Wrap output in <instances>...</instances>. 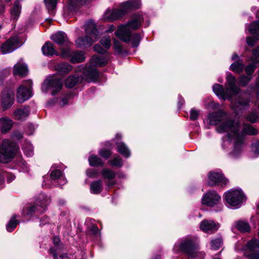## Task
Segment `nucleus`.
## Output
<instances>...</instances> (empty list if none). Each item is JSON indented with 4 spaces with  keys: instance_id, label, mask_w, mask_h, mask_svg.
<instances>
[{
    "instance_id": "nucleus-1",
    "label": "nucleus",
    "mask_w": 259,
    "mask_h": 259,
    "mask_svg": "<svg viewBox=\"0 0 259 259\" xmlns=\"http://www.w3.org/2000/svg\"><path fill=\"white\" fill-rule=\"evenodd\" d=\"M236 79L231 74H228L226 77V88L224 89L223 85L215 84L213 86V91L220 99L225 100L229 99L233 104V107L235 110H241L247 106L249 101L248 99H238L234 103L233 102V97L238 95L240 91V88L236 85Z\"/></svg>"
},
{
    "instance_id": "nucleus-2",
    "label": "nucleus",
    "mask_w": 259,
    "mask_h": 259,
    "mask_svg": "<svg viewBox=\"0 0 259 259\" xmlns=\"http://www.w3.org/2000/svg\"><path fill=\"white\" fill-rule=\"evenodd\" d=\"M239 124L233 120L223 122L217 128L220 133L228 132V138L234 140L233 149L230 154L233 158L238 157L242 151L243 137L239 134Z\"/></svg>"
},
{
    "instance_id": "nucleus-3",
    "label": "nucleus",
    "mask_w": 259,
    "mask_h": 259,
    "mask_svg": "<svg viewBox=\"0 0 259 259\" xmlns=\"http://www.w3.org/2000/svg\"><path fill=\"white\" fill-rule=\"evenodd\" d=\"M143 20L141 15L134 14L127 24L119 26L115 32L116 35L124 42L130 41L131 37V30L138 29Z\"/></svg>"
},
{
    "instance_id": "nucleus-4",
    "label": "nucleus",
    "mask_w": 259,
    "mask_h": 259,
    "mask_svg": "<svg viewBox=\"0 0 259 259\" xmlns=\"http://www.w3.org/2000/svg\"><path fill=\"white\" fill-rule=\"evenodd\" d=\"M141 6L140 0L126 2L122 3L119 9L107 10L104 14V19L108 21H113L121 18L132 10L139 9Z\"/></svg>"
},
{
    "instance_id": "nucleus-5",
    "label": "nucleus",
    "mask_w": 259,
    "mask_h": 259,
    "mask_svg": "<svg viewBox=\"0 0 259 259\" xmlns=\"http://www.w3.org/2000/svg\"><path fill=\"white\" fill-rule=\"evenodd\" d=\"M84 37H78L75 42L78 48H85L91 46L94 42L98 39L99 32L93 20H89L85 25Z\"/></svg>"
},
{
    "instance_id": "nucleus-6",
    "label": "nucleus",
    "mask_w": 259,
    "mask_h": 259,
    "mask_svg": "<svg viewBox=\"0 0 259 259\" xmlns=\"http://www.w3.org/2000/svg\"><path fill=\"white\" fill-rule=\"evenodd\" d=\"M18 147L16 144L8 139L3 140L0 146V162L8 163L17 152Z\"/></svg>"
},
{
    "instance_id": "nucleus-7",
    "label": "nucleus",
    "mask_w": 259,
    "mask_h": 259,
    "mask_svg": "<svg viewBox=\"0 0 259 259\" xmlns=\"http://www.w3.org/2000/svg\"><path fill=\"white\" fill-rule=\"evenodd\" d=\"M41 197L43 199H41L40 197L36 200L35 204L30 205L23 209L22 214L24 216H31L34 214H38L42 213L50 203V200L49 198H45L44 195H42Z\"/></svg>"
},
{
    "instance_id": "nucleus-8",
    "label": "nucleus",
    "mask_w": 259,
    "mask_h": 259,
    "mask_svg": "<svg viewBox=\"0 0 259 259\" xmlns=\"http://www.w3.org/2000/svg\"><path fill=\"white\" fill-rule=\"evenodd\" d=\"M225 199L230 206L239 207L245 198L241 190L231 189L226 192Z\"/></svg>"
},
{
    "instance_id": "nucleus-9",
    "label": "nucleus",
    "mask_w": 259,
    "mask_h": 259,
    "mask_svg": "<svg viewBox=\"0 0 259 259\" xmlns=\"http://www.w3.org/2000/svg\"><path fill=\"white\" fill-rule=\"evenodd\" d=\"M62 86L63 83L61 79L55 76H49L42 84L41 90L44 92L51 90L52 95L54 96L61 91Z\"/></svg>"
},
{
    "instance_id": "nucleus-10",
    "label": "nucleus",
    "mask_w": 259,
    "mask_h": 259,
    "mask_svg": "<svg viewBox=\"0 0 259 259\" xmlns=\"http://www.w3.org/2000/svg\"><path fill=\"white\" fill-rule=\"evenodd\" d=\"M197 245V238L196 237L190 238L184 240L179 245V249L186 254L189 257L194 258L196 253L194 249Z\"/></svg>"
},
{
    "instance_id": "nucleus-11",
    "label": "nucleus",
    "mask_w": 259,
    "mask_h": 259,
    "mask_svg": "<svg viewBox=\"0 0 259 259\" xmlns=\"http://www.w3.org/2000/svg\"><path fill=\"white\" fill-rule=\"evenodd\" d=\"M32 82L31 80L24 81L17 90V99L19 103H23L32 96Z\"/></svg>"
},
{
    "instance_id": "nucleus-12",
    "label": "nucleus",
    "mask_w": 259,
    "mask_h": 259,
    "mask_svg": "<svg viewBox=\"0 0 259 259\" xmlns=\"http://www.w3.org/2000/svg\"><path fill=\"white\" fill-rule=\"evenodd\" d=\"M259 248V241L256 239H252L248 241L243 247L242 250L245 251V255L248 259H259V252H255V250Z\"/></svg>"
},
{
    "instance_id": "nucleus-13",
    "label": "nucleus",
    "mask_w": 259,
    "mask_h": 259,
    "mask_svg": "<svg viewBox=\"0 0 259 259\" xmlns=\"http://www.w3.org/2000/svg\"><path fill=\"white\" fill-rule=\"evenodd\" d=\"M20 39L18 36L12 37L2 44L0 48L3 54L12 53L21 46Z\"/></svg>"
},
{
    "instance_id": "nucleus-14",
    "label": "nucleus",
    "mask_w": 259,
    "mask_h": 259,
    "mask_svg": "<svg viewBox=\"0 0 259 259\" xmlns=\"http://www.w3.org/2000/svg\"><path fill=\"white\" fill-rule=\"evenodd\" d=\"M221 199V196L216 191H209L203 195L201 203L203 205L208 206H213L219 204Z\"/></svg>"
},
{
    "instance_id": "nucleus-15",
    "label": "nucleus",
    "mask_w": 259,
    "mask_h": 259,
    "mask_svg": "<svg viewBox=\"0 0 259 259\" xmlns=\"http://www.w3.org/2000/svg\"><path fill=\"white\" fill-rule=\"evenodd\" d=\"M207 184L210 186L221 185L223 186L227 183V180L223 176L222 174L215 171H210L208 174Z\"/></svg>"
},
{
    "instance_id": "nucleus-16",
    "label": "nucleus",
    "mask_w": 259,
    "mask_h": 259,
    "mask_svg": "<svg viewBox=\"0 0 259 259\" xmlns=\"http://www.w3.org/2000/svg\"><path fill=\"white\" fill-rule=\"evenodd\" d=\"M220 227V224L212 220H204L200 224V229L205 233L212 234Z\"/></svg>"
},
{
    "instance_id": "nucleus-17",
    "label": "nucleus",
    "mask_w": 259,
    "mask_h": 259,
    "mask_svg": "<svg viewBox=\"0 0 259 259\" xmlns=\"http://www.w3.org/2000/svg\"><path fill=\"white\" fill-rule=\"evenodd\" d=\"M1 100L4 109L10 108L14 103V92L11 89L4 90L2 93Z\"/></svg>"
},
{
    "instance_id": "nucleus-18",
    "label": "nucleus",
    "mask_w": 259,
    "mask_h": 259,
    "mask_svg": "<svg viewBox=\"0 0 259 259\" xmlns=\"http://www.w3.org/2000/svg\"><path fill=\"white\" fill-rule=\"evenodd\" d=\"M51 38L54 42L60 47H62L63 46H68L70 44V41L68 40L67 34L64 32H58L53 35Z\"/></svg>"
},
{
    "instance_id": "nucleus-19",
    "label": "nucleus",
    "mask_w": 259,
    "mask_h": 259,
    "mask_svg": "<svg viewBox=\"0 0 259 259\" xmlns=\"http://www.w3.org/2000/svg\"><path fill=\"white\" fill-rule=\"evenodd\" d=\"M83 73L88 81H96L99 75L97 69L90 65L84 68Z\"/></svg>"
},
{
    "instance_id": "nucleus-20",
    "label": "nucleus",
    "mask_w": 259,
    "mask_h": 259,
    "mask_svg": "<svg viewBox=\"0 0 259 259\" xmlns=\"http://www.w3.org/2000/svg\"><path fill=\"white\" fill-rule=\"evenodd\" d=\"M13 121L8 117L0 118V130L3 134H6L11 130Z\"/></svg>"
},
{
    "instance_id": "nucleus-21",
    "label": "nucleus",
    "mask_w": 259,
    "mask_h": 259,
    "mask_svg": "<svg viewBox=\"0 0 259 259\" xmlns=\"http://www.w3.org/2000/svg\"><path fill=\"white\" fill-rule=\"evenodd\" d=\"M42 54L47 56H53L56 55H59V53L55 50L54 45L50 42H46L41 48Z\"/></svg>"
},
{
    "instance_id": "nucleus-22",
    "label": "nucleus",
    "mask_w": 259,
    "mask_h": 259,
    "mask_svg": "<svg viewBox=\"0 0 259 259\" xmlns=\"http://www.w3.org/2000/svg\"><path fill=\"white\" fill-rule=\"evenodd\" d=\"M224 113L221 111L209 114L208 119L210 124H218L220 121L224 119Z\"/></svg>"
},
{
    "instance_id": "nucleus-23",
    "label": "nucleus",
    "mask_w": 259,
    "mask_h": 259,
    "mask_svg": "<svg viewBox=\"0 0 259 259\" xmlns=\"http://www.w3.org/2000/svg\"><path fill=\"white\" fill-rule=\"evenodd\" d=\"M107 59L103 56H94L90 60V65L94 67L103 66L106 64Z\"/></svg>"
},
{
    "instance_id": "nucleus-24",
    "label": "nucleus",
    "mask_w": 259,
    "mask_h": 259,
    "mask_svg": "<svg viewBox=\"0 0 259 259\" xmlns=\"http://www.w3.org/2000/svg\"><path fill=\"white\" fill-rule=\"evenodd\" d=\"M28 72V68L26 65L20 63H17L14 66L13 74L20 76L25 75Z\"/></svg>"
},
{
    "instance_id": "nucleus-25",
    "label": "nucleus",
    "mask_w": 259,
    "mask_h": 259,
    "mask_svg": "<svg viewBox=\"0 0 259 259\" xmlns=\"http://www.w3.org/2000/svg\"><path fill=\"white\" fill-rule=\"evenodd\" d=\"M55 69L60 74H66L72 69L71 65L66 62H61L55 66Z\"/></svg>"
},
{
    "instance_id": "nucleus-26",
    "label": "nucleus",
    "mask_w": 259,
    "mask_h": 259,
    "mask_svg": "<svg viewBox=\"0 0 259 259\" xmlns=\"http://www.w3.org/2000/svg\"><path fill=\"white\" fill-rule=\"evenodd\" d=\"M257 18H259V11L257 14ZM248 30L253 35L255 39H259V20L252 22L249 26Z\"/></svg>"
},
{
    "instance_id": "nucleus-27",
    "label": "nucleus",
    "mask_w": 259,
    "mask_h": 259,
    "mask_svg": "<svg viewBox=\"0 0 259 259\" xmlns=\"http://www.w3.org/2000/svg\"><path fill=\"white\" fill-rule=\"evenodd\" d=\"M117 151L125 158H128L131 155V152L128 147L123 142H117Z\"/></svg>"
},
{
    "instance_id": "nucleus-28",
    "label": "nucleus",
    "mask_w": 259,
    "mask_h": 259,
    "mask_svg": "<svg viewBox=\"0 0 259 259\" xmlns=\"http://www.w3.org/2000/svg\"><path fill=\"white\" fill-rule=\"evenodd\" d=\"M21 10V6L18 4V2H15L13 6L10 9L11 19L13 20H17L19 17Z\"/></svg>"
},
{
    "instance_id": "nucleus-29",
    "label": "nucleus",
    "mask_w": 259,
    "mask_h": 259,
    "mask_svg": "<svg viewBox=\"0 0 259 259\" xmlns=\"http://www.w3.org/2000/svg\"><path fill=\"white\" fill-rule=\"evenodd\" d=\"M29 114V111L28 108L19 109L16 110L14 113V117L17 120H23L25 119Z\"/></svg>"
},
{
    "instance_id": "nucleus-30",
    "label": "nucleus",
    "mask_w": 259,
    "mask_h": 259,
    "mask_svg": "<svg viewBox=\"0 0 259 259\" xmlns=\"http://www.w3.org/2000/svg\"><path fill=\"white\" fill-rule=\"evenodd\" d=\"M102 190V182L101 180L94 181L91 184L90 191L92 193L99 194Z\"/></svg>"
},
{
    "instance_id": "nucleus-31",
    "label": "nucleus",
    "mask_w": 259,
    "mask_h": 259,
    "mask_svg": "<svg viewBox=\"0 0 259 259\" xmlns=\"http://www.w3.org/2000/svg\"><path fill=\"white\" fill-rule=\"evenodd\" d=\"M50 176L52 180L59 179L60 181L59 185H64L66 182V180L65 177L63 176L62 172L60 170L56 169L52 171Z\"/></svg>"
},
{
    "instance_id": "nucleus-32",
    "label": "nucleus",
    "mask_w": 259,
    "mask_h": 259,
    "mask_svg": "<svg viewBox=\"0 0 259 259\" xmlns=\"http://www.w3.org/2000/svg\"><path fill=\"white\" fill-rule=\"evenodd\" d=\"M80 81V78L76 75H70L65 80V84L67 88H72Z\"/></svg>"
},
{
    "instance_id": "nucleus-33",
    "label": "nucleus",
    "mask_w": 259,
    "mask_h": 259,
    "mask_svg": "<svg viewBox=\"0 0 259 259\" xmlns=\"http://www.w3.org/2000/svg\"><path fill=\"white\" fill-rule=\"evenodd\" d=\"M85 60L84 53L82 51L73 52L70 60L72 63H76L83 62Z\"/></svg>"
},
{
    "instance_id": "nucleus-34",
    "label": "nucleus",
    "mask_w": 259,
    "mask_h": 259,
    "mask_svg": "<svg viewBox=\"0 0 259 259\" xmlns=\"http://www.w3.org/2000/svg\"><path fill=\"white\" fill-rule=\"evenodd\" d=\"M90 165L92 166H103L104 162L102 159L96 155H92L89 158Z\"/></svg>"
},
{
    "instance_id": "nucleus-35",
    "label": "nucleus",
    "mask_w": 259,
    "mask_h": 259,
    "mask_svg": "<svg viewBox=\"0 0 259 259\" xmlns=\"http://www.w3.org/2000/svg\"><path fill=\"white\" fill-rule=\"evenodd\" d=\"M236 228L238 230L243 232H248L250 230V227L249 224L244 221H239L236 223Z\"/></svg>"
},
{
    "instance_id": "nucleus-36",
    "label": "nucleus",
    "mask_w": 259,
    "mask_h": 259,
    "mask_svg": "<svg viewBox=\"0 0 259 259\" xmlns=\"http://www.w3.org/2000/svg\"><path fill=\"white\" fill-rule=\"evenodd\" d=\"M17 215H13L9 222H8L6 228L8 232H12L16 228V226L19 224V221L16 219Z\"/></svg>"
},
{
    "instance_id": "nucleus-37",
    "label": "nucleus",
    "mask_w": 259,
    "mask_h": 259,
    "mask_svg": "<svg viewBox=\"0 0 259 259\" xmlns=\"http://www.w3.org/2000/svg\"><path fill=\"white\" fill-rule=\"evenodd\" d=\"M244 67V64L242 62H235L230 66V69L235 73H240L242 72Z\"/></svg>"
},
{
    "instance_id": "nucleus-38",
    "label": "nucleus",
    "mask_w": 259,
    "mask_h": 259,
    "mask_svg": "<svg viewBox=\"0 0 259 259\" xmlns=\"http://www.w3.org/2000/svg\"><path fill=\"white\" fill-rule=\"evenodd\" d=\"M101 174L103 178L108 180H112L116 176V174L114 171L106 168L102 169Z\"/></svg>"
},
{
    "instance_id": "nucleus-39",
    "label": "nucleus",
    "mask_w": 259,
    "mask_h": 259,
    "mask_svg": "<svg viewBox=\"0 0 259 259\" xmlns=\"http://www.w3.org/2000/svg\"><path fill=\"white\" fill-rule=\"evenodd\" d=\"M243 130L245 134L250 135H256L258 133L257 130L254 128L253 126L248 124L244 125Z\"/></svg>"
},
{
    "instance_id": "nucleus-40",
    "label": "nucleus",
    "mask_w": 259,
    "mask_h": 259,
    "mask_svg": "<svg viewBox=\"0 0 259 259\" xmlns=\"http://www.w3.org/2000/svg\"><path fill=\"white\" fill-rule=\"evenodd\" d=\"M25 155L28 157H31L33 154V147L29 143H26L22 147Z\"/></svg>"
},
{
    "instance_id": "nucleus-41",
    "label": "nucleus",
    "mask_w": 259,
    "mask_h": 259,
    "mask_svg": "<svg viewBox=\"0 0 259 259\" xmlns=\"http://www.w3.org/2000/svg\"><path fill=\"white\" fill-rule=\"evenodd\" d=\"M65 48H61V56L64 59L71 58L73 52L69 48V46H65Z\"/></svg>"
},
{
    "instance_id": "nucleus-42",
    "label": "nucleus",
    "mask_w": 259,
    "mask_h": 259,
    "mask_svg": "<svg viewBox=\"0 0 259 259\" xmlns=\"http://www.w3.org/2000/svg\"><path fill=\"white\" fill-rule=\"evenodd\" d=\"M223 244V240L222 237L212 239L211 241V248L213 250H217L222 246Z\"/></svg>"
},
{
    "instance_id": "nucleus-43",
    "label": "nucleus",
    "mask_w": 259,
    "mask_h": 259,
    "mask_svg": "<svg viewBox=\"0 0 259 259\" xmlns=\"http://www.w3.org/2000/svg\"><path fill=\"white\" fill-rule=\"evenodd\" d=\"M108 163L112 166L118 167H121L123 165L122 159L119 156L114 157L112 160L108 161Z\"/></svg>"
},
{
    "instance_id": "nucleus-44",
    "label": "nucleus",
    "mask_w": 259,
    "mask_h": 259,
    "mask_svg": "<svg viewBox=\"0 0 259 259\" xmlns=\"http://www.w3.org/2000/svg\"><path fill=\"white\" fill-rule=\"evenodd\" d=\"M251 152L256 157L259 155V141H254L251 145Z\"/></svg>"
},
{
    "instance_id": "nucleus-45",
    "label": "nucleus",
    "mask_w": 259,
    "mask_h": 259,
    "mask_svg": "<svg viewBox=\"0 0 259 259\" xmlns=\"http://www.w3.org/2000/svg\"><path fill=\"white\" fill-rule=\"evenodd\" d=\"M90 0H69V5L70 7H75L77 5H83L89 3Z\"/></svg>"
},
{
    "instance_id": "nucleus-46",
    "label": "nucleus",
    "mask_w": 259,
    "mask_h": 259,
    "mask_svg": "<svg viewBox=\"0 0 259 259\" xmlns=\"http://www.w3.org/2000/svg\"><path fill=\"white\" fill-rule=\"evenodd\" d=\"M49 11H53L56 7L57 0H44Z\"/></svg>"
},
{
    "instance_id": "nucleus-47",
    "label": "nucleus",
    "mask_w": 259,
    "mask_h": 259,
    "mask_svg": "<svg viewBox=\"0 0 259 259\" xmlns=\"http://www.w3.org/2000/svg\"><path fill=\"white\" fill-rule=\"evenodd\" d=\"M141 41V36L138 33H135L132 36V45L133 47H137Z\"/></svg>"
},
{
    "instance_id": "nucleus-48",
    "label": "nucleus",
    "mask_w": 259,
    "mask_h": 259,
    "mask_svg": "<svg viewBox=\"0 0 259 259\" xmlns=\"http://www.w3.org/2000/svg\"><path fill=\"white\" fill-rule=\"evenodd\" d=\"M100 42L105 49H109L111 46L110 39L108 37H103L102 38Z\"/></svg>"
},
{
    "instance_id": "nucleus-49",
    "label": "nucleus",
    "mask_w": 259,
    "mask_h": 259,
    "mask_svg": "<svg viewBox=\"0 0 259 259\" xmlns=\"http://www.w3.org/2000/svg\"><path fill=\"white\" fill-rule=\"evenodd\" d=\"M251 78V77L249 76L242 75L240 76L239 78L240 84L243 87L245 86L250 80Z\"/></svg>"
},
{
    "instance_id": "nucleus-50",
    "label": "nucleus",
    "mask_w": 259,
    "mask_h": 259,
    "mask_svg": "<svg viewBox=\"0 0 259 259\" xmlns=\"http://www.w3.org/2000/svg\"><path fill=\"white\" fill-rule=\"evenodd\" d=\"M247 120L251 122H254L258 118V114L256 111H253L247 116Z\"/></svg>"
},
{
    "instance_id": "nucleus-51",
    "label": "nucleus",
    "mask_w": 259,
    "mask_h": 259,
    "mask_svg": "<svg viewBox=\"0 0 259 259\" xmlns=\"http://www.w3.org/2000/svg\"><path fill=\"white\" fill-rule=\"evenodd\" d=\"M94 50L95 52L102 54H104L107 52L106 49L103 48L99 44H96L94 46Z\"/></svg>"
},
{
    "instance_id": "nucleus-52",
    "label": "nucleus",
    "mask_w": 259,
    "mask_h": 259,
    "mask_svg": "<svg viewBox=\"0 0 259 259\" xmlns=\"http://www.w3.org/2000/svg\"><path fill=\"white\" fill-rule=\"evenodd\" d=\"M87 175L90 178H95L98 176V171L97 170L89 169L87 170Z\"/></svg>"
},
{
    "instance_id": "nucleus-53",
    "label": "nucleus",
    "mask_w": 259,
    "mask_h": 259,
    "mask_svg": "<svg viewBox=\"0 0 259 259\" xmlns=\"http://www.w3.org/2000/svg\"><path fill=\"white\" fill-rule=\"evenodd\" d=\"M99 153L100 156L105 158H109L111 154V152L110 150L105 149H102L100 150Z\"/></svg>"
},
{
    "instance_id": "nucleus-54",
    "label": "nucleus",
    "mask_w": 259,
    "mask_h": 259,
    "mask_svg": "<svg viewBox=\"0 0 259 259\" xmlns=\"http://www.w3.org/2000/svg\"><path fill=\"white\" fill-rule=\"evenodd\" d=\"M252 60L255 62L259 61V48L252 51Z\"/></svg>"
},
{
    "instance_id": "nucleus-55",
    "label": "nucleus",
    "mask_w": 259,
    "mask_h": 259,
    "mask_svg": "<svg viewBox=\"0 0 259 259\" xmlns=\"http://www.w3.org/2000/svg\"><path fill=\"white\" fill-rule=\"evenodd\" d=\"M255 66L253 64H250L247 66L245 69L246 74L248 75H251L255 70Z\"/></svg>"
},
{
    "instance_id": "nucleus-56",
    "label": "nucleus",
    "mask_w": 259,
    "mask_h": 259,
    "mask_svg": "<svg viewBox=\"0 0 259 259\" xmlns=\"http://www.w3.org/2000/svg\"><path fill=\"white\" fill-rule=\"evenodd\" d=\"M113 46L115 50L119 53H121L122 48L120 45V42L118 40H114L113 42Z\"/></svg>"
},
{
    "instance_id": "nucleus-57",
    "label": "nucleus",
    "mask_w": 259,
    "mask_h": 259,
    "mask_svg": "<svg viewBox=\"0 0 259 259\" xmlns=\"http://www.w3.org/2000/svg\"><path fill=\"white\" fill-rule=\"evenodd\" d=\"M198 115V112L195 110H191L190 112V118L191 120H194L197 119Z\"/></svg>"
},
{
    "instance_id": "nucleus-58",
    "label": "nucleus",
    "mask_w": 259,
    "mask_h": 259,
    "mask_svg": "<svg viewBox=\"0 0 259 259\" xmlns=\"http://www.w3.org/2000/svg\"><path fill=\"white\" fill-rule=\"evenodd\" d=\"M255 42V39L252 37H248L246 38V43L249 46H253Z\"/></svg>"
},
{
    "instance_id": "nucleus-59",
    "label": "nucleus",
    "mask_w": 259,
    "mask_h": 259,
    "mask_svg": "<svg viewBox=\"0 0 259 259\" xmlns=\"http://www.w3.org/2000/svg\"><path fill=\"white\" fill-rule=\"evenodd\" d=\"M6 6L3 1H0V15L3 14L5 12Z\"/></svg>"
},
{
    "instance_id": "nucleus-60",
    "label": "nucleus",
    "mask_w": 259,
    "mask_h": 259,
    "mask_svg": "<svg viewBox=\"0 0 259 259\" xmlns=\"http://www.w3.org/2000/svg\"><path fill=\"white\" fill-rule=\"evenodd\" d=\"M13 136L17 139H20L22 138V134L19 131H16L13 133Z\"/></svg>"
},
{
    "instance_id": "nucleus-61",
    "label": "nucleus",
    "mask_w": 259,
    "mask_h": 259,
    "mask_svg": "<svg viewBox=\"0 0 259 259\" xmlns=\"http://www.w3.org/2000/svg\"><path fill=\"white\" fill-rule=\"evenodd\" d=\"M67 103H68V98L67 97L64 98L61 100L60 105H61V106H65V105H66L67 104Z\"/></svg>"
},
{
    "instance_id": "nucleus-62",
    "label": "nucleus",
    "mask_w": 259,
    "mask_h": 259,
    "mask_svg": "<svg viewBox=\"0 0 259 259\" xmlns=\"http://www.w3.org/2000/svg\"><path fill=\"white\" fill-rule=\"evenodd\" d=\"M50 253L53 255L54 258V259H58L57 255H56V251L54 249L51 248L50 249Z\"/></svg>"
},
{
    "instance_id": "nucleus-63",
    "label": "nucleus",
    "mask_w": 259,
    "mask_h": 259,
    "mask_svg": "<svg viewBox=\"0 0 259 259\" xmlns=\"http://www.w3.org/2000/svg\"><path fill=\"white\" fill-rule=\"evenodd\" d=\"M115 184V182H114L109 181L106 183V185L108 188L112 187V186H113Z\"/></svg>"
},
{
    "instance_id": "nucleus-64",
    "label": "nucleus",
    "mask_w": 259,
    "mask_h": 259,
    "mask_svg": "<svg viewBox=\"0 0 259 259\" xmlns=\"http://www.w3.org/2000/svg\"><path fill=\"white\" fill-rule=\"evenodd\" d=\"M61 259H69L67 254L64 253L60 256Z\"/></svg>"
}]
</instances>
